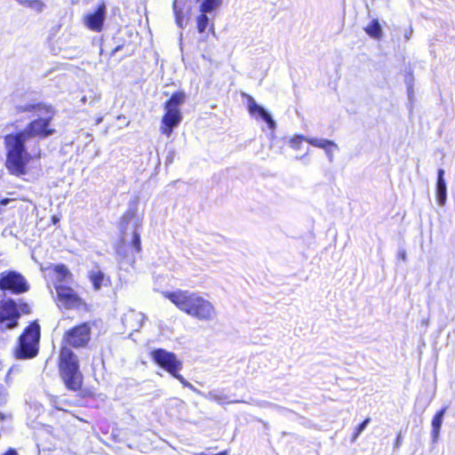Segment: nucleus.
I'll use <instances>...</instances> for the list:
<instances>
[{
  "label": "nucleus",
  "instance_id": "obj_4",
  "mask_svg": "<svg viewBox=\"0 0 455 455\" xmlns=\"http://www.w3.org/2000/svg\"><path fill=\"white\" fill-rule=\"evenodd\" d=\"M41 328L36 321L30 322L18 338L13 355L16 359L28 360L39 353Z\"/></svg>",
  "mask_w": 455,
  "mask_h": 455
},
{
  "label": "nucleus",
  "instance_id": "obj_19",
  "mask_svg": "<svg viewBox=\"0 0 455 455\" xmlns=\"http://www.w3.org/2000/svg\"><path fill=\"white\" fill-rule=\"evenodd\" d=\"M307 142H308L310 145L315 148H323L326 151L336 147L333 141L326 139L308 138L307 140Z\"/></svg>",
  "mask_w": 455,
  "mask_h": 455
},
{
  "label": "nucleus",
  "instance_id": "obj_17",
  "mask_svg": "<svg viewBox=\"0 0 455 455\" xmlns=\"http://www.w3.org/2000/svg\"><path fill=\"white\" fill-rule=\"evenodd\" d=\"M222 4V0H201L199 5L200 12L211 13L216 11Z\"/></svg>",
  "mask_w": 455,
  "mask_h": 455
},
{
  "label": "nucleus",
  "instance_id": "obj_26",
  "mask_svg": "<svg viewBox=\"0 0 455 455\" xmlns=\"http://www.w3.org/2000/svg\"><path fill=\"white\" fill-rule=\"evenodd\" d=\"M132 245L137 252L141 251L140 237L138 232H134L132 235Z\"/></svg>",
  "mask_w": 455,
  "mask_h": 455
},
{
  "label": "nucleus",
  "instance_id": "obj_21",
  "mask_svg": "<svg viewBox=\"0 0 455 455\" xmlns=\"http://www.w3.org/2000/svg\"><path fill=\"white\" fill-rule=\"evenodd\" d=\"M52 404H53V407L56 410L62 411H65V412H68V411L67 409H65L64 407H62V405H64V406H76V407L84 406V403H79V402H74V401H70V400L60 401L58 397H54L52 399Z\"/></svg>",
  "mask_w": 455,
  "mask_h": 455
},
{
  "label": "nucleus",
  "instance_id": "obj_23",
  "mask_svg": "<svg viewBox=\"0 0 455 455\" xmlns=\"http://www.w3.org/2000/svg\"><path fill=\"white\" fill-rule=\"evenodd\" d=\"M54 272L60 276V279L61 281L70 279L72 276L68 268L63 264L56 265L54 267Z\"/></svg>",
  "mask_w": 455,
  "mask_h": 455
},
{
  "label": "nucleus",
  "instance_id": "obj_36",
  "mask_svg": "<svg viewBox=\"0 0 455 455\" xmlns=\"http://www.w3.org/2000/svg\"><path fill=\"white\" fill-rule=\"evenodd\" d=\"M210 29H211L212 31H213V24H211V26H210Z\"/></svg>",
  "mask_w": 455,
  "mask_h": 455
},
{
  "label": "nucleus",
  "instance_id": "obj_27",
  "mask_svg": "<svg viewBox=\"0 0 455 455\" xmlns=\"http://www.w3.org/2000/svg\"><path fill=\"white\" fill-rule=\"evenodd\" d=\"M8 399V392L6 388L0 384V406L5 404Z\"/></svg>",
  "mask_w": 455,
  "mask_h": 455
},
{
  "label": "nucleus",
  "instance_id": "obj_30",
  "mask_svg": "<svg viewBox=\"0 0 455 455\" xmlns=\"http://www.w3.org/2000/svg\"><path fill=\"white\" fill-rule=\"evenodd\" d=\"M402 441H403V438H402V435L401 434L397 435L395 440V443H394V447L395 449H399L401 444H402Z\"/></svg>",
  "mask_w": 455,
  "mask_h": 455
},
{
  "label": "nucleus",
  "instance_id": "obj_14",
  "mask_svg": "<svg viewBox=\"0 0 455 455\" xmlns=\"http://www.w3.org/2000/svg\"><path fill=\"white\" fill-rule=\"evenodd\" d=\"M445 411H446V408L445 407L442 408L441 410H439L438 411L435 412V414L434 415V417L432 419L431 435H432V439L434 442H435L438 439L442 423H443V418Z\"/></svg>",
  "mask_w": 455,
  "mask_h": 455
},
{
  "label": "nucleus",
  "instance_id": "obj_31",
  "mask_svg": "<svg viewBox=\"0 0 455 455\" xmlns=\"http://www.w3.org/2000/svg\"><path fill=\"white\" fill-rule=\"evenodd\" d=\"M51 220L54 225H56L60 221V219L57 216L52 215Z\"/></svg>",
  "mask_w": 455,
  "mask_h": 455
},
{
  "label": "nucleus",
  "instance_id": "obj_29",
  "mask_svg": "<svg viewBox=\"0 0 455 455\" xmlns=\"http://www.w3.org/2000/svg\"><path fill=\"white\" fill-rule=\"evenodd\" d=\"M0 455H20V454L16 449L9 447L4 451L0 453Z\"/></svg>",
  "mask_w": 455,
  "mask_h": 455
},
{
  "label": "nucleus",
  "instance_id": "obj_7",
  "mask_svg": "<svg viewBox=\"0 0 455 455\" xmlns=\"http://www.w3.org/2000/svg\"><path fill=\"white\" fill-rule=\"evenodd\" d=\"M92 339V323L83 322L74 325L63 333L62 341L67 347L73 348H84L88 347Z\"/></svg>",
  "mask_w": 455,
  "mask_h": 455
},
{
  "label": "nucleus",
  "instance_id": "obj_11",
  "mask_svg": "<svg viewBox=\"0 0 455 455\" xmlns=\"http://www.w3.org/2000/svg\"><path fill=\"white\" fill-rule=\"evenodd\" d=\"M107 7L104 3L98 4L97 8L84 18L85 27L94 32H101L104 27Z\"/></svg>",
  "mask_w": 455,
  "mask_h": 455
},
{
  "label": "nucleus",
  "instance_id": "obj_37",
  "mask_svg": "<svg viewBox=\"0 0 455 455\" xmlns=\"http://www.w3.org/2000/svg\"><path fill=\"white\" fill-rule=\"evenodd\" d=\"M10 373H11V371H9L7 372V375H6V379H8V377H9Z\"/></svg>",
  "mask_w": 455,
  "mask_h": 455
},
{
  "label": "nucleus",
  "instance_id": "obj_28",
  "mask_svg": "<svg viewBox=\"0 0 455 455\" xmlns=\"http://www.w3.org/2000/svg\"><path fill=\"white\" fill-rule=\"evenodd\" d=\"M19 308L22 314L28 315L30 313L29 306L26 302H20Z\"/></svg>",
  "mask_w": 455,
  "mask_h": 455
},
{
  "label": "nucleus",
  "instance_id": "obj_2",
  "mask_svg": "<svg viewBox=\"0 0 455 455\" xmlns=\"http://www.w3.org/2000/svg\"><path fill=\"white\" fill-rule=\"evenodd\" d=\"M162 294L180 311L199 321L210 322L216 316L213 304L198 292L178 289Z\"/></svg>",
  "mask_w": 455,
  "mask_h": 455
},
{
  "label": "nucleus",
  "instance_id": "obj_13",
  "mask_svg": "<svg viewBox=\"0 0 455 455\" xmlns=\"http://www.w3.org/2000/svg\"><path fill=\"white\" fill-rule=\"evenodd\" d=\"M172 9L177 26L180 28H184L188 23L191 7H188L187 11L184 12L183 7L179 5V0H173Z\"/></svg>",
  "mask_w": 455,
  "mask_h": 455
},
{
  "label": "nucleus",
  "instance_id": "obj_35",
  "mask_svg": "<svg viewBox=\"0 0 455 455\" xmlns=\"http://www.w3.org/2000/svg\"><path fill=\"white\" fill-rule=\"evenodd\" d=\"M440 203H441V204H440L441 205H443V204H444V203H445V201H444V200H442V201H440Z\"/></svg>",
  "mask_w": 455,
  "mask_h": 455
},
{
  "label": "nucleus",
  "instance_id": "obj_10",
  "mask_svg": "<svg viewBox=\"0 0 455 455\" xmlns=\"http://www.w3.org/2000/svg\"><path fill=\"white\" fill-rule=\"evenodd\" d=\"M20 312L12 299L0 301V330L6 331L18 326Z\"/></svg>",
  "mask_w": 455,
  "mask_h": 455
},
{
  "label": "nucleus",
  "instance_id": "obj_22",
  "mask_svg": "<svg viewBox=\"0 0 455 455\" xmlns=\"http://www.w3.org/2000/svg\"><path fill=\"white\" fill-rule=\"evenodd\" d=\"M197 32L203 34L209 25V18L206 12H200L196 19Z\"/></svg>",
  "mask_w": 455,
  "mask_h": 455
},
{
  "label": "nucleus",
  "instance_id": "obj_25",
  "mask_svg": "<svg viewBox=\"0 0 455 455\" xmlns=\"http://www.w3.org/2000/svg\"><path fill=\"white\" fill-rule=\"evenodd\" d=\"M371 418H366L362 423H360L355 428L352 435L351 441L355 442L357 437L361 435V433L364 430L366 426L370 423Z\"/></svg>",
  "mask_w": 455,
  "mask_h": 455
},
{
  "label": "nucleus",
  "instance_id": "obj_20",
  "mask_svg": "<svg viewBox=\"0 0 455 455\" xmlns=\"http://www.w3.org/2000/svg\"><path fill=\"white\" fill-rule=\"evenodd\" d=\"M89 279L92 284L93 289L95 291H99L102 287L103 282L106 278L104 273L100 270H98L90 273Z\"/></svg>",
  "mask_w": 455,
  "mask_h": 455
},
{
  "label": "nucleus",
  "instance_id": "obj_6",
  "mask_svg": "<svg viewBox=\"0 0 455 455\" xmlns=\"http://www.w3.org/2000/svg\"><path fill=\"white\" fill-rule=\"evenodd\" d=\"M149 357L160 369L180 382H184V378L180 374L183 368V363L176 354L164 348H156L150 351Z\"/></svg>",
  "mask_w": 455,
  "mask_h": 455
},
{
  "label": "nucleus",
  "instance_id": "obj_32",
  "mask_svg": "<svg viewBox=\"0 0 455 455\" xmlns=\"http://www.w3.org/2000/svg\"><path fill=\"white\" fill-rule=\"evenodd\" d=\"M6 416L4 412L0 411V421L5 420Z\"/></svg>",
  "mask_w": 455,
  "mask_h": 455
},
{
  "label": "nucleus",
  "instance_id": "obj_18",
  "mask_svg": "<svg viewBox=\"0 0 455 455\" xmlns=\"http://www.w3.org/2000/svg\"><path fill=\"white\" fill-rule=\"evenodd\" d=\"M17 2L20 5L29 8L37 13L42 12L45 8V4L43 0H17Z\"/></svg>",
  "mask_w": 455,
  "mask_h": 455
},
{
  "label": "nucleus",
  "instance_id": "obj_15",
  "mask_svg": "<svg viewBox=\"0 0 455 455\" xmlns=\"http://www.w3.org/2000/svg\"><path fill=\"white\" fill-rule=\"evenodd\" d=\"M364 31L370 37L374 39H380L383 35L381 27L377 19L371 20L368 26L364 28Z\"/></svg>",
  "mask_w": 455,
  "mask_h": 455
},
{
  "label": "nucleus",
  "instance_id": "obj_9",
  "mask_svg": "<svg viewBox=\"0 0 455 455\" xmlns=\"http://www.w3.org/2000/svg\"><path fill=\"white\" fill-rule=\"evenodd\" d=\"M57 300L61 303L66 309H84L87 311L89 306L76 291L70 286L59 285L56 287Z\"/></svg>",
  "mask_w": 455,
  "mask_h": 455
},
{
  "label": "nucleus",
  "instance_id": "obj_5",
  "mask_svg": "<svg viewBox=\"0 0 455 455\" xmlns=\"http://www.w3.org/2000/svg\"><path fill=\"white\" fill-rule=\"evenodd\" d=\"M185 100L186 93L183 91H177L164 102V114L161 118L160 132L166 137H170L173 129L180 124L182 114L180 107Z\"/></svg>",
  "mask_w": 455,
  "mask_h": 455
},
{
  "label": "nucleus",
  "instance_id": "obj_8",
  "mask_svg": "<svg viewBox=\"0 0 455 455\" xmlns=\"http://www.w3.org/2000/svg\"><path fill=\"white\" fill-rule=\"evenodd\" d=\"M29 284L24 275L15 270L0 273V291L12 294H22L29 291Z\"/></svg>",
  "mask_w": 455,
  "mask_h": 455
},
{
  "label": "nucleus",
  "instance_id": "obj_16",
  "mask_svg": "<svg viewBox=\"0 0 455 455\" xmlns=\"http://www.w3.org/2000/svg\"><path fill=\"white\" fill-rule=\"evenodd\" d=\"M444 171L443 169L438 170L437 182H436V197L437 199H446V184L443 179Z\"/></svg>",
  "mask_w": 455,
  "mask_h": 455
},
{
  "label": "nucleus",
  "instance_id": "obj_12",
  "mask_svg": "<svg viewBox=\"0 0 455 455\" xmlns=\"http://www.w3.org/2000/svg\"><path fill=\"white\" fill-rule=\"evenodd\" d=\"M242 97L246 100L247 110L251 116H259L267 124L269 128H273L275 126V122L271 116L264 109V108L257 104L252 96L245 92H242Z\"/></svg>",
  "mask_w": 455,
  "mask_h": 455
},
{
  "label": "nucleus",
  "instance_id": "obj_34",
  "mask_svg": "<svg viewBox=\"0 0 455 455\" xmlns=\"http://www.w3.org/2000/svg\"><path fill=\"white\" fill-rule=\"evenodd\" d=\"M10 201H0L2 205H6Z\"/></svg>",
  "mask_w": 455,
  "mask_h": 455
},
{
  "label": "nucleus",
  "instance_id": "obj_24",
  "mask_svg": "<svg viewBox=\"0 0 455 455\" xmlns=\"http://www.w3.org/2000/svg\"><path fill=\"white\" fill-rule=\"evenodd\" d=\"M308 138H306L305 136L303 135H294L293 137H291L289 140V145L291 148L295 149V150H299L301 148V144L304 142V141H307Z\"/></svg>",
  "mask_w": 455,
  "mask_h": 455
},
{
  "label": "nucleus",
  "instance_id": "obj_1",
  "mask_svg": "<svg viewBox=\"0 0 455 455\" xmlns=\"http://www.w3.org/2000/svg\"><path fill=\"white\" fill-rule=\"evenodd\" d=\"M20 112H36L43 116L30 121L24 129L4 136L5 149V168L11 175L16 177L29 176L40 170L41 151L31 155L26 142L32 138L44 139L55 132L51 126L54 109L51 105L38 102L28 104L19 109Z\"/></svg>",
  "mask_w": 455,
  "mask_h": 455
},
{
  "label": "nucleus",
  "instance_id": "obj_33",
  "mask_svg": "<svg viewBox=\"0 0 455 455\" xmlns=\"http://www.w3.org/2000/svg\"><path fill=\"white\" fill-rule=\"evenodd\" d=\"M132 217V213L127 212L125 215H124V219H130Z\"/></svg>",
  "mask_w": 455,
  "mask_h": 455
},
{
  "label": "nucleus",
  "instance_id": "obj_3",
  "mask_svg": "<svg viewBox=\"0 0 455 455\" xmlns=\"http://www.w3.org/2000/svg\"><path fill=\"white\" fill-rule=\"evenodd\" d=\"M58 369L60 379L68 390L79 392L77 396L81 399L92 396L88 391L80 392L84 384V376L79 368V361L72 349L60 347L59 354Z\"/></svg>",
  "mask_w": 455,
  "mask_h": 455
}]
</instances>
